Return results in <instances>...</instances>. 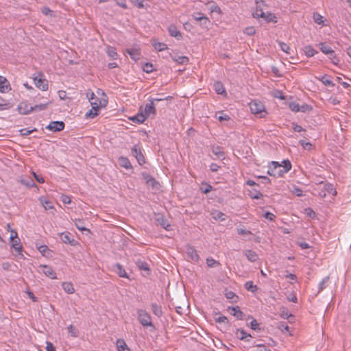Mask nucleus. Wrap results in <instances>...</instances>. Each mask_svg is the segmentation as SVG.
<instances>
[{"instance_id":"obj_1","label":"nucleus","mask_w":351,"mask_h":351,"mask_svg":"<svg viewBox=\"0 0 351 351\" xmlns=\"http://www.w3.org/2000/svg\"><path fill=\"white\" fill-rule=\"evenodd\" d=\"M291 163L289 160H284L281 164L278 162L272 161L267 173L271 176L283 177L291 169Z\"/></svg>"},{"instance_id":"obj_2","label":"nucleus","mask_w":351,"mask_h":351,"mask_svg":"<svg viewBox=\"0 0 351 351\" xmlns=\"http://www.w3.org/2000/svg\"><path fill=\"white\" fill-rule=\"evenodd\" d=\"M138 320L143 327H152L155 328L150 315L143 309L137 310Z\"/></svg>"},{"instance_id":"obj_3","label":"nucleus","mask_w":351,"mask_h":351,"mask_svg":"<svg viewBox=\"0 0 351 351\" xmlns=\"http://www.w3.org/2000/svg\"><path fill=\"white\" fill-rule=\"evenodd\" d=\"M249 106L253 114H259L260 117H265V114H266L265 106L261 101L256 100L252 101L249 104Z\"/></svg>"},{"instance_id":"obj_4","label":"nucleus","mask_w":351,"mask_h":351,"mask_svg":"<svg viewBox=\"0 0 351 351\" xmlns=\"http://www.w3.org/2000/svg\"><path fill=\"white\" fill-rule=\"evenodd\" d=\"M99 103L92 102V109L87 112L85 114L86 118L93 119L98 114V112L101 107V101L97 100Z\"/></svg>"},{"instance_id":"obj_5","label":"nucleus","mask_w":351,"mask_h":351,"mask_svg":"<svg viewBox=\"0 0 351 351\" xmlns=\"http://www.w3.org/2000/svg\"><path fill=\"white\" fill-rule=\"evenodd\" d=\"M10 239L12 241V247L18 252L19 254H21L23 256V254H21L22 251V246L19 244L20 239L17 236L16 232L12 231Z\"/></svg>"},{"instance_id":"obj_6","label":"nucleus","mask_w":351,"mask_h":351,"mask_svg":"<svg viewBox=\"0 0 351 351\" xmlns=\"http://www.w3.org/2000/svg\"><path fill=\"white\" fill-rule=\"evenodd\" d=\"M154 221L166 230H169L170 224L162 214L154 213Z\"/></svg>"},{"instance_id":"obj_7","label":"nucleus","mask_w":351,"mask_h":351,"mask_svg":"<svg viewBox=\"0 0 351 351\" xmlns=\"http://www.w3.org/2000/svg\"><path fill=\"white\" fill-rule=\"evenodd\" d=\"M186 254L188 259L194 262H197L199 261V256L197 250L193 247L187 245L186 247Z\"/></svg>"},{"instance_id":"obj_8","label":"nucleus","mask_w":351,"mask_h":351,"mask_svg":"<svg viewBox=\"0 0 351 351\" xmlns=\"http://www.w3.org/2000/svg\"><path fill=\"white\" fill-rule=\"evenodd\" d=\"M131 152L132 156L136 158L140 165H142L145 162V158L138 145H134L132 149Z\"/></svg>"},{"instance_id":"obj_9","label":"nucleus","mask_w":351,"mask_h":351,"mask_svg":"<svg viewBox=\"0 0 351 351\" xmlns=\"http://www.w3.org/2000/svg\"><path fill=\"white\" fill-rule=\"evenodd\" d=\"M60 237L61 241L64 243H68L73 246L75 245L77 243V241L73 239L72 234L69 232L61 233Z\"/></svg>"},{"instance_id":"obj_10","label":"nucleus","mask_w":351,"mask_h":351,"mask_svg":"<svg viewBox=\"0 0 351 351\" xmlns=\"http://www.w3.org/2000/svg\"><path fill=\"white\" fill-rule=\"evenodd\" d=\"M65 124L63 121H51L46 128L53 132H60L64 130Z\"/></svg>"},{"instance_id":"obj_11","label":"nucleus","mask_w":351,"mask_h":351,"mask_svg":"<svg viewBox=\"0 0 351 351\" xmlns=\"http://www.w3.org/2000/svg\"><path fill=\"white\" fill-rule=\"evenodd\" d=\"M256 15L258 16H260L261 18H263L267 22H272V23H277V17L275 16V14L269 12H264L262 10H260V13H258V11H256Z\"/></svg>"},{"instance_id":"obj_12","label":"nucleus","mask_w":351,"mask_h":351,"mask_svg":"<svg viewBox=\"0 0 351 351\" xmlns=\"http://www.w3.org/2000/svg\"><path fill=\"white\" fill-rule=\"evenodd\" d=\"M34 82L37 88L42 90L43 91H46L48 89V81L46 79L35 77L34 78Z\"/></svg>"},{"instance_id":"obj_13","label":"nucleus","mask_w":351,"mask_h":351,"mask_svg":"<svg viewBox=\"0 0 351 351\" xmlns=\"http://www.w3.org/2000/svg\"><path fill=\"white\" fill-rule=\"evenodd\" d=\"M32 106L27 101H22L18 106V110L21 114H28L32 112Z\"/></svg>"},{"instance_id":"obj_14","label":"nucleus","mask_w":351,"mask_h":351,"mask_svg":"<svg viewBox=\"0 0 351 351\" xmlns=\"http://www.w3.org/2000/svg\"><path fill=\"white\" fill-rule=\"evenodd\" d=\"M144 114L148 118L151 114H156V110L154 106V100H149V103L145 106L143 112Z\"/></svg>"},{"instance_id":"obj_15","label":"nucleus","mask_w":351,"mask_h":351,"mask_svg":"<svg viewBox=\"0 0 351 351\" xmlns=\"http://www.w3.org/2000/svg\"><path fill=\"white\" fill-rule=\"evenodd\" d=\"M134 263L140 270L145 271L146 274H149L150 269L149 265L144 260L138 258L134 260Z\"/></svg>"},{"instance_id":"obj_16","label":"nucleus","mask_w":351,"mask_h":351,"mask_svg":"<svg viewBox=\"0 0 351 351\" xmlns=\"http://www.w3.org/2000/svg\"><path fill=\"white\" fill-rule=\"evenodd\" d=\"M11 90L8 80L3 76L0 75V92L5 93Z\"/></svg>"},{"instance_id":"obj_17","label":"nucleus","mask_w":351,"mask_h":351,"mask_svg":"<svg viewBox=\"0 0 351 351\" xmlns=\"http://www.w3.org/2000/svg\"><path fill=\"white\" fill-rule=\"evenodd\" d=\"M171 58L173 61L177 62L179 64H187L189 62V59L186 56H180L177 54H171Z\"/></svg>"},{"instance_id":"obj_18","label":"nucleus","mask_w":351,"mask_h":351,"mask_svg":"<svg viewBox=\"0 0 351 351\" xmlns=\"http://www.w3.org/2000/svg\"><path fill=\"white\" fill-rule=\"evenodd\" d=\"M126 52L130 55V58L135 61L138 60L141 58V52L139 49H127Z\"/></svg>"},{"instance_id":"obj_19","label":"nucleus","mask_w":351,"mask_h":351,"mask_svg":"<svg viewBox=\"0 0 351 351\" xmlns=\"http://www.w3.org/2000/svg\"><path fill=\"white\" fill-rule=\"evenodd\" d=\"M40 267L43 268V273L45 274L47 276L51 278V279L56 278V274L50 266L40 265Z\"/></svg>"},{"instance_id":"obj_20","label":"nucleus","mask_w":351,"mask_h":351,"mask_svg":"<svg viewBox=\"0 0 351 351\" xmlns=\"http://www.w3.org/2000/svg\"><path fill=\"white\" fill-rule=\"evenodd\" d=\"M114 271L119 275V277L125 278H129L125 269L119 263H117L114 265Z\"/></svg>"},{"instance_id":"obj_21","label":"nucleus","mask_w":351,"mask_h":351,"mask_svg":"<svg viewBox=\"0 0 351 351\" xmlns=\"http://www.w3.org/2000/svg\"><path fill=\"white\" fill-rule=\"evenodd\" d=\"M168 32L170 36L175 37L178 40H180L182 38V34L180 31L178 30L177 27L175 25H170L168 28Z\"/></svg>"},{"instance_id":"obj_22","label":"nucleus","mask_w":351,"mask_h":351,"mask_svg":"<svg viewBox=\"0 0 351 351\" xmlns=\"http://www.w3.org/2000/svg\"><path fill=\"white\" fill-rule=\"evenodd\" d=\"M228 309L232 311L231 314L237 317V319H243V313L240 310V308L238 306L234 307H228Z\"/></svg>"},{"instance_id":"obj_23","label":"nucleus","mask_w":351,"mask_h":351,"mask_svg":"<svg viewBox=\"0 0 351 351\" xmlns=\"http://www.w3.org/2000/svg\"><path fill=\"white\" fill-rule=\"evenodd\" d=\"M147 119V117H146V114H144L143 111H141V112L138 113L136 116L132 117L130 119L133 122H135V123H142Z\"/></svg>"},{"instance_id":"obj_24","label":"nucleus","mask_w":351,"mask_h":351,"mask_svg":"<svg viewBox=\"0 0 351 351\" xmlns=\"http://www.w3.org/2000/svg\"><path fill=\"white\" fill-rule=\"evenodd\" d=\"M119 163L121 167H124L127 169H130L132 166L128 158L121 156L119 158Z\"/></svg>"},{"instance_id":"obj_25","label":"nucleus","mask_w":351,"mask_h":351,"mask_svg":"<svg viewBox=\"0 0 351 351\" xmlns=\"http://www.w3.org/2000/svg\"><path fill=\"white\" fill-rule=\"evenodd\" d=\"M116 345H117V350L118 351H125V350L130 351V350L128 347L126 343L122 339H119L117 341Z\"/></svg>"},{"instance_id":"obj_26","label":"nucleus","mask_w":351,"mask_h":351,"mask_svg":"<svg viewBox=\"0 0 351 351\" xmlns=\"http://www.w3.org/2000/svg\"><path fill=\"white\" fill-rule=\"evenodd\" d=\"M243 252L247 258L251 262H255L258 259L257 254L252 250H245Z\"/></svg>"},{"instance_id":"obj_27","label":"nucleus","mask_w":351,"mask_h":351,"mask_svg":"<svg viewBox=\"0 0 351 351\" xmlns=\"http://www.w3.org/2000/svg\"><path fill=\"white\" fill-rule=\"evenodd\" d=\"M236 335L238 339L247 341H249V339H246L247 337H252V335L250 334H247L243 329H237Z\"/></svg>"},{"instance_id":"obj_28","label":"nucleus","mask_w":351,"mask_h":351,"mask_svg":"<svg viewBox=\"0 0 351 351\" xmlns=\"http://www.w3.org/2000/svg\"><path fill=\"white\" fill-rule=\"evenodd\" d=\"M152 313L157 316L158 317H160L162 315V311L160 306L158 305L156 303H152L151 304Z\"/></svg>"},{"instance_id":"obj_29","label":"nucleus","mask_w":351,"mask_h":351,"mask_svg":"<svg viewBox=\"0 0 351 351\" xmlns=\"http://www.w3.org/2000/svg\"><path fill=\"white\" fill-rule=\"evenodd\" d=\"M213 219L223 221L226 220V215L219 210H214L211 213Z\"/></svg>"},{"instance_id":"obj_30","label":"nucleus","mask_w":351,"mask_h":351,"mask_svg":"<svg viewBox=\"0 0 351 351\" xmlns=\"http://www.w3.org/2000/svg\"><path fill=\"white\" fill-rule=\"evenodd\" d=\"M214 88L216 93L219 95H223L226 93L223 85L220 82H216L214 84Z\"/></svg>"},{"instance_id":"obj_31","label":"nucleus","mask_w":351,"mask_h":351,"mask_svg":"<svg viewBox=\"0 0 351 351\" xmlns=\"http://www.w3.org/2000/svg\"><path fill=\"white\" fill-rule=\"evenodd\" d=\"M304 52L307 57H313L317 51L315 50L312 46L306 45L304 47Z\"/></svg>"},{"instance_id":"obj_32","label":"nucleus","mask_w":351,"mask_h":351,"mask_svg":"<svg viewBox=\"0 0 351 351\" xmlns=\"http://www.w3.org/2000/svg\"><path fill=\"white\" fill-rule=\"evenodd\" d=\"M62 288L69 294L73 293L75 291V289L73 286V284L71 282H63L62 283Z\"/></svg>"},{"instance_id":"obj_33","label":"nucleus","mask_w":351,"mask_h":351,"mask_svg":"<svg viewBox=\"0 0 351 351\" xmlns=\"http://www.w3.org/2000/svg\"><path fill=\"white\" fill-rule=\"evenodd\" d=\"M317 78L326 86L332 87L335 86V84L328 78V76L327 75H324L322 77Z\"/></svg>"},{"instance_id":"obj_34","label":"nucleus","mask_w":351,"mask_h":351,"mask_svg":"<svg viewBox=\"0 0 351 351\" xmlns=\"http://www.w3.org/2000/svg\"><path fill=\"white\" fill-rule=\"evenodd\" d=\"M106 53L112 59L116 60L117 58L118 54L114 47L108 46L106 49Z\"/></svg>"},{"instance_id":"obj_35","label":"nucleus","mask_w":351,"mask_h":351,"mask_svg":"<svg viewBox=\"0 0 351 351\" xmlns=\"http://www.w3.org/2000/svg\"><path fill=\"white\" fill-rule=\"evenodd\" d=\"M319 49L321 50V51L322 53H324V54H326L328 55V53H332V49L331 47L326 45V43H320L319 44Z\"/></svg>"},{"instance_id":"obj_36","label":"nucleus","mask_w":351,"mask_h":351,"mask_svg":"<svg viewBox=\"0 0 351 351\" xmlns=\"http://www.w3.org/2000/svg\"><path fill=\"white\" fill-rule=\"evenodd\" d=\"M51 104V101L47 102L45 104H40L38 105H35L32 106V112L33 111H42L47 108L48 106Z\"/></svg>"},{"instance_id":"obj_37","label":"nucleus","mask_w":351,"mask_h":351,"mask_svg":"<svg viewBox=\"0 0 351 351\" xmlns=\"http://www.w3.org/2000/svg\"><path fill=\"white\" fill-rule=\"evenodd\" d=\"M249 196L252 199H260L263 197V194L256 189H252L249 191Z\"/></svg>"},{"instance_id":"obj_38","label":"nucleus","mask_w":351,"mask_h":351,"mask_svg":"<svg viewBox=\"0 0 351 351\" xmlns=\"http://www.w3.org/2000/svg\"><path fill=\"white\" fill-rule=\"evenodd\" d=\"M245 288L252 293H254L258 289V287L256 285H254L252 281H247L245 284Z\"/></svg>"},{"instance_id":"obj_39","label":"nucleus","mask_w":351,"mask_h":351,"mask_svg":"<svg viewBox=\"0 0 351 351\" xmlns=\"http://www.w3.org/2000/svg\"><path fill=\"white\" fill-rule=\"evenodd\" d=\"M40 201L45 210H49L53 208L51 202L45 199L43 197L40 198Z\"/></svg>"},{"instance_id":"obj_40","label":"nucleus","mask_w":351,"mask_h":351,"mask_svg":"<svg viewBox=\"0 0 351 351\" xmlns=\"http://www.w3.org/2000/svg\"><path fill=\"white\" fill-rule=\"evenodd\" d=\"M216 117H217L218 120L221 122L223 121H228L230 119V117L224 113L223 111H220L216 113Z\"/></svg>"},{"instance_id":"obj_41","label":"nucleus","mask_w":351,"mask_h":351,"mask_svg":"<svg viewBox=\"0 0 351 351\" xmlns=\"http://www.w3.org/2000/svg\"><path fill=\"white\" fill-rule=\"evenodd\" d=\"M216 315H219L218 317H215V320L216 322L217 323H228V318L224 316V315H222L220 314V313H216Z\"/></svg>"},{"instance_id":"obj_42","label":"nucleus","mask_w":351,"mask_h":351,"mask_svg":"<svg viewBox=\"0 0 351 351\" xmlns=\"http://www.w3.org/2000/svg\"><path fill=\"white\" fill-rule=\"evenodd\" d=\"M329 278H330L329 276H326L325 278H324L322 279V280L320 282V283L319 285L318 293L321 292L326 287V284L328 282Z\"/></svg>"},{"instance_id":"obj_43","label":"nucleus","mask_w":351,"mask_h":351,"mask_svg":"<svg viewBox=\"0 0 351 351\" xmlns=\"http://www.w3.org/2000/svg\"><path fill=\"white\" fill-rule=\"evenodd\" d=\"M154 47L155 49L158 51H162L167 49V45L163 43H156L154 44Z\"/></svg>"},{"instance_id":"obj_44","label":"nucleus","mask_w":351,"mask_h":351,"mask_svg":"<svg viewBox=\"0 0 351 351\" xmlns=\"http://www.w3.org/2000/svg\"><path fill=\"white\" fill-rule=\"evenodd\" d=\"M278 44H279V46L282 51H283L284 52H285L288 54L291 53V52H290L291 49L287 44H286L285 43L281 42V41H279Z\"/></svg>"},{"instance_id":"obj_45","label":"nucleus","mask_w":351,"mask_h":351,"mask_svg":"<svg viewBox=\"0 0 351 351\" xmlns=\"http://www.w3.org/2000/svg\"><path fill=\"white\" fill-rule=\"evenodd\" d=\"M84 221L81 219H75V225L76 228L81 231H86L88 230L83 226Z\"/></svg>"},{"instance_id":"obj_46","label":"nucleus","mask_w":351,"mask_h":351,"mask_svg":"<svg viewBox=\"0 0 351 351\" xmlns=\"http://www.w3.org/2000/svg\"><path fill=\"white\" fill-rule=\"evenodd\" d=\"M206 263H207L208 267H214L215 266L220 265L219 262L214 260L212 258H208L206 259Z\"/></svg>"},{"instance_id":"obj_47","label":"nucleus","mask_w":351,"mask_h":351,"mask_svg":"<svg viewBox=\"0 0 351 351\" xmlns=\"http://www.w3.org/2000/svg\"><path fill=\"white\" fill-rule=\"evenodd\" d=\"M209 4H210L209 8L210 12L221 13L220 8L215 2H209Z\"/></svg>"},{"instance_id":"obj_48","label":"nucleus","mask_w":351,"mask_h":351,"mask_svg":"<svg viewBox=\"0 0 351 351\" xmlns=\"http://www.w3.org/2000/svg\"><path fill=\"white\" fill-rule=\"evenodd\" d=\"M328 58L331 60L332 62L334 64L337 65L339 64V60L336 57V54H335V52L334 50H332V53H328Z\"/></svg>"},{"instance_id":"obj_49","label":"nucleus","mask_w":351,"mask_h":351,"mask_svg":"<svg viewBox=\"0 0 351 351\" xmlns=\"http://www.w3.org/2000/svg\"><path fill=\"white\" fill-rule=\"evenodd\" d=\"M213 153L216 155L218 158H221L224 156V153L221 150L219 147H215L213 148Z\"/></svg>"},{"instance_id":"obj_50","label":"nucleus","mask_w":351,"mask_h":351,"mask_svg":"<svg viewBox=\"0 0 351 351\" xmlns=\"http://www.w3.org/2000/svg\"><path fill=\"white\" fill-rule=\"evenodd\" d=\"M313 19L315 22L319 25L324 23L323 16L318 13H314Z\"/></svg>"},{"instance_id":"obj_51","label":"nucleus","mask_w":351,"mask_h":351,"mask_svg":"<svg viewBox=\"0 0 351 351\" xmlns=\"http://www.w3.org/2000/svg\"><path fill=\"white\" fill-rule=\"evenodd\" d=\"M201 22H199V25L202 27L208 29V26L210 24V21L208 17H205V19H202Z\"/></svg>"},{"instance_id":"obj_52","label":"nucleus","mask_w":351,"mask_h":351,"mask_svg":"<svg viewBox=\"0 0 351 351\" xmlns=\"http://www.w3.org/2000/svg\"><path fill=\"white\" fill-rule=\"evenodd\" d=\"M87 97L89 100V101L90 102V104L92 105V102H97V103H99L98 101H97V99L99 100L97 97H95V94L93 92H90V93H87Z\"/></svg>"},{"instance_id":"obj_53","label":"nucleus","mask_w":351,"mask_h":351,"mask_svg":"<svg viewBox=\"0 0 351 351\" xmlns=\"http://www.w3.org/2000/svg\"><path fill=\"white\" fill-rule=\"evenodd\" d=\"M237 233L240 235H243V236H246V235H250L252 234V232L248 230H246L243 228H238L237 229Z\"/></svg>"},{"instance_id":"obj_54","label":"nucleus","mask_w":351,"mask_h":351,"mask_svg":"<svg viewBox=\"0 0 351 351\" xmlns=\"http://www.w3.org/2000/svg\"><path fill=\"white\" fill-rule=\"evenodd\" d=\"M34 131H36V129H33L30 130L28 128H23L20 130V133L21 136H27Z\"/></svg>"},{"instance_id":"obj_55","label":"nucleus","mask_w":351,"mask_h":351,"mask_svg":"<svg viewBox=\"0 0 351 351\" xmlns=\"http://www.w3.org/2000/svg\"><path fill=\"white\" fill-rule=\"evenodd\" d=\"M67 329L69 332L71 333L72 336L77 337L78 335L77 330L74 328V326L72 324L69 325Z\"/></svg>"},{"instance_id":"obj_56","label":"nucleus","mask_w":351,"mask_h":351,"mask_svg":"<svg viewBox=\"0 0 351 351\" xmlns=\"http://www.w3.org/2000/svg\"><path fill=\"white\" fill-rule=\"evenodd\" d=\"M38 250L43 256H47L46 253L49 251L48 247L45 245H40L38 247Z\"/></svg>"},{"instance_id":"obj_57","label":"nucleus","mask_w":351,"mask_h":351,"mask_svg":"<svg viewBox=\"0 0 351 351\" xmlns=\"http://www.w3.org/2000/svg\"><path fill=\"white\" fill-rule=\"evenodd\" d=\"M300 144L302 146V147L305 149H311L312 147V144L309 142H306L304 140L300 141Z\"/></svg>"},{"instance_id":"obj_58","label":"nucleus","mask_w":351,"mask_h":351,"mask_svg":"<svg viewBox=\"0 0 351 351\" xmlns=\"http://www.w3.org/2000/svg\"><path fill=\"white\" fill-rule=\"evenodd\" d=\"M132 3L137 6L138 8H144L143 2L144 0H130Z\"/></svg>"},{"instance_id":"obj_59","label":"nucleus","mask_w":351,"mask_h":351,"mask_svg":"<svg viewBox=\"0 0 351 351\" xmlns=\"http://www.w3.org/2000/svg\"><path fill=\"white\" fill-rule=\"evenodd\" d=\"M255 29L254 27H247L245 29L244 33L248 36H252L255 34Z\"/></svg>"},{"instance_id":"obj_60","label":"nucleus","mask_w":351,"mask_h":351,"mask_svg":"<svg viewBox=\"0 0 351 351\" xmlns=\"http://www.w3.org/2000/svg\"><path fill=\"white\" fill-rule=\"evenodd\" d=\"M289 108L292 111L299 112L300 105L295 102H291L289 104Z\"/></svg>"},{"instance_id":"obj_61","label":"nucleus","mask_w":351,"mask_h":351,"mask_svg":"<svg viewBox=\"0 0 351 351\" xmlns=\"http://www.w3.org/2000/svg\"><path fill=\"white\" fill-rule=\"evenodd\" d=\"M145 179L147 183L152 186H154L155 184L156 183V180L152 176H147L145 177Z\"/></svg>"},{"instance_id":"obj_62","label":"nucleus","mask_w":351,"mask_h":351,"mask_svg":"<svg viewBox=\"0 0 351 351\" xmlns=\"http://www.w3.org/2000/svg\"><path fill=\"white\" fill-rule=\"evenodd\" d=\"M194 19L197 21H199V22H201L202 20H203L202 19H205V16L201 13V12H198L197 14H195L194 15H193Z\"/></svg>"},{"instance_id":"obj_63","label":"nucleus","mask_w":351,"mask_h":351,"mask_svg":"<svg viewBox=\"0 0 351 351\" xmlns=\"http://www.w3.org/2000/svg\"><path fill=\"white\" fill-rule=\"evenodd\" d=\"M292 125H293V130L294 132H300L302 131H304V129L301 125H298L295 123H293Z\"/></svg>"},{"instance_id":"obj_64","label":"nucleus","mask_w":351,"mask_h":351,"mask_svg":"<svg viewBox=\"0 0 351 351\" xmlns=\"http://www.w3.org/2000/svg\"><path fill=\"white\" fill-rule=\"evenodd\" d=\"M46 344H47V346H46V350L47 351H56V348L53 345L52 343H51L49 341H47Z\"/></svg>"}]
</instances>
